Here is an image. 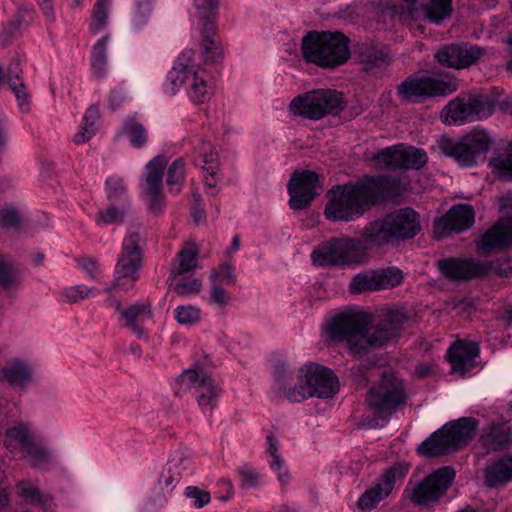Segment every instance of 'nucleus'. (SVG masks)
<instances>
[{
    "instance_id": "1",
    "label": "nucleus",
    "mask_w": 512,
    "mask_h": 512,
    "mask_svg": "<svg viewBox=\"0 0 512 512\" xmlns=\"http://www.w3.org/2000/svg\"><path fill=\"white\" fill-rule=\"evenodd\" d=\"M275 377V394L293 403L314 397L331 398L339 391V382L334 372L314 362L306 363L295 371L280 365Z\"/></svg>"
},
{
    "instance_id": "2",
    "label": "nucleus",
    "mask_w": 512,
    "mask_h": 512,
    "mask_svg": "<svg viewBox=\"0 0 512 512\" xmlns=\"http://www.w3.org/2000/svg\"><path fill=\"white\" fill-rule=\"evenodd\" d=\"M373 319L372 313L354 309V355L396 342L408 321L401 308L388 309L377 325L369 327Z\"/></svg>"
},
{
    "instance_id": "3",
    "label": "nucleus",
    "mask_w": 512,
    "mask_h": 512,
    "mask_svg": "<svg viewBox=\"0 0 512 512\" xmlns=\"http://www.w3.org/2000/svg\"><path fill=\"white\" fill-rule=\"evenodd\" d=\"M350 39L340 31L307 32L301 41L303 60L316 67L335 70L350 58Z\"/></svg>"
},
{
    "instance_id": "4",
    "label": "nucleus",
    "mask_w": 512,
    "mask_h": 512,
    "mask_svg": "<svg viewBox=\"0 0 512 512\" xmlns=\"http://www.w3.org/2000/svg\"><path fill=\"white\" fill-rule=\"evenodd\" d=\"M182 85L187 86L188 96L196 104L205 103L213 94L211 76L197 63L193 50H185L179 55L167 74L164 91L174 95Z\"/></svg>"
},
{
    "instance_id": "5",
    "label": "nucleus",
    "mask_w": 512,
    "mask_h": 512,
    "mask_svg": "<svg viewBox=\"0 0 512 512\" xmlns=\"http://www.w3.org/2000/svg\"><path fill=\"white\" fill-rule=\"evenodd\" d=\"M421 231L420 216L412 208H403L387 214L383 219L365 228L364 239L382 245L398 239H410Z\"/></svg>"
},
{
    "instance_id": "6",
    "label": "nucleus",
    "mask_w": 512,
    "mask_h": 512,
    "mask_svg": "<svg viewBox=\"0 0 512 512\" xmlns=\"http://www.w3.org/2000/svg\"><path fill=\"white\" fill-rule=\"evenodd\" d=\"M144 244V227L140 224L130 225L115 266V281L111 287L107 288V291L116 288L128 289L138 280L142 267Z\"/></svg>"
},
{
    "instance_id": "7",
    "label": "nucleus",
    "mask_w": 512,
    "mask_h": 512,
    "mask_svg": "<svg viewBox=\"0 0 512 512\" xmlns=\"http://www.w3.org/2000/svg\"><path fill=\"white\" fill-rule=\"evenodd\" d=\"M477 426L478 421L474 418H461L450 422L423 441L418 452L429 458L445 455L470 441Z\"/></svg>"
},
{
    "instance_id": "8",
    "label": "nucleus",
    "mask_w": 512,
    "mask_h": 512,
    "mask_svg": "<svg viewBox=\"0 0 512 512\" xmlns=\"http://www.w3.org/2000/svg\"><path fill=\"white\" fill-rule=\"evenodd\" d=\"M493 145V139L482 128L476 127L461 137L458 141L445 139L440 143V149L448 157L453 158L463 167L477 165L483 160Z\"/></svg>"
},
{
    "instance_id": "9",
    "label": "nucleus",
    "mask_w": 512,
    "mask_h": 512,
    "mask_svg": "<svg viewBox=\"0 0 512 512\" xmlns=\"http://www.w3.org/2000/svg\"><path fill=\"white\" fill-rule=\"evenodd\" d=\"M493 108V101L487 95H460L444 107L441 119L445 124L461 125L465 122L487 118L492 114Z\"/></svg>"
},
{
    "instance_id": "10",
    "label": "nucleus",
    "mask_w": 512,
    "mask_h": 512,
    "mask_svg": "<svg viewBox=\"0 0 512 512\" xmlns=\"http://www.w3.org/2000/svg\"><path fill=\"white\" fill-rule=\"evenodd\" d=\"M344 106L343 94L332 89H317L295 97L290 110L295 115L318 120Z\"/></svg>"
},
{
    "instance_id": "11",
    "label": "nucleus",
    "mask_w": 512,
    "mask_h": 512,
    "mask_svg": "<svg viewBox=\"0 0 512 512\" xmlns=\"http://www.w3.org/2000/svg\"><path fill=\"white\" fill-rule=\"evenodd\" d=\"M458 80L451 76L407 78L397 88L403 101L419 103L428 97L446 96L458 90Z\"/></svg>"
},
{
    "instance_id": "12",
    "label": "nucleus",
    "mask_w": 512,
    "mask_h": 512,
    "mask_svg": "<svg viewBox=\"0 0 512 512\" xmlns=\"http://www.w3.org/2000/svg\"><path fill=\"white\" fill-rule=\"evenodd\" d=\"M184 390L193 391L196 401L203 412H211L222 394L219 383L203 370L188 369L178 379Z\"/></svg>"
},
{
    "instance_id": "13",
    "label": "nucleus",
    "mask_w": 512,
    "mask_h": 512,
    "mask_svg": "<svg viewBox=\"0 0 512 512\" xmlns=\"http://www.w3.org/2000/svg\"><path fill=\"white\" fill-rule=\"evenodd\" d=\"M403 381L393 372L383 373L381 380L373 386L367 396V402L378 413L390 414L405 402Z\"/></svg>"
},
{
    "instance_id": "14",
    "label": "nucleus",
    "mask_w": 512,
    "mask_h": 512,
    "mask_svg": "<svg viewBox=\"0 0 512 512\" xmlns=\"http://www.w3.org/2000/svg\"><path fill=\"white\" fill-rule=\"evenodd\" d=\"M310 257L312 264L319 268H346L352 263V239L331 238L316 246Z\"/></svg>"
},
{
    "instance_id": "15",
    "label": "nucleus",
    "mask_w": 512,
    "mask_h": 512,
    "mask_svg": "<svg viewBox=\"0 0 512 512\" xmlns=\"http://www.w3.org/2000/svg\"><path fill=\"white\" fill-rule=\"evenodd\" d=\"M455 472L450 467L440 468L414 485L409 491L411 501L419 506H426L438 500L449 488Z\"/></svg>"
},
{
    "instance_id": "16",
    "label": "nucleus",
    "mask_w": 512,
    "mask_h": 512,
    "mask_svg": "<svg viewBox=\"0 0 512 512\" xmlns=\"http://www.w3.org/2000/svg\"><path fill=\"white\" fill-rule=\"evenodd\" d=\"M406 463H395L379 478L377 483L367 489L358 499L357 506L361 511H370L392 492L397 481H401L408 473Z\"/></svg>"
},
{
    "instance_id": "17",
    "label": "nucleus",
    "mask_w": 512,
    "mask_h": 512,
    "mask_svg": "<svg viewBox=\"0 0 512 512\" xmlns=\"http://www.w3.org/2000/svg\"><path fill=\"white\" fill-rule=\"evenodd\" d=\"M374 160L389 169H420L428 160L425 151L406 144H397L379 151Z\"/></svg>"
},
{
    "instance_id": "18",
    "label": "nucleus",
    "mask_w": 512,
    "mask_h": 512,
    "mask_svg": "<svg viewBox=\"0 0 512 512\" xmlns=\"http://www.w3.org/2000/svg\"><path fill=\"white\" fill-rule=\"evenodd\" d=\"M320 188L319 175L316 172L310 170L294 172L287 185L290 208L302 210L309 207L319 194Z\"/></svg>"
},
{
    "instance_id": "19",
    "label": "nucleus",
    "mask_w": 512,
    "mask_h": 512,
    "mask_svg": "<svg viewBox=\"0 0 512 512\" xmlns=\"http://www.w3.org/2000/svg\"><path fill=\"white\" fill-rule=\"evenodd\" d=\"M320 334L328 345L345 344L352 352V308L331 312L321 324Z\"/></svg>"
},
{
    "instance_id": "20",
    "label": "nucleus",
    "mask_w": 512,
    "mask_h": 512,
    "mask_svg": "<svg viewBox=\"0 0 512 512\" xmlns=\"http://www.w3.org/2000/svg\"><path fill=\"white\" fill-rule=\"evenodd\" d=\"M167 161L163 156H156L146 164V176L141 186V195L149 210L158 213L165 205L162 178Z\"/></svg>"
},
{
    "instance_id": "21",
    "label": "nucleus",
    "mask_w": 512,
    "mask_h": 512,
    "mask_svg": "<svg viewBox=\"0 0 512 512\" xmlns=\"http://www.w3.org/2000/svg\"><path fill=\"white\" fill-rule=\"evenodd\" d=\"M405 11L402 17L405 20H428L440 24L452 12V0H404Z\"/></svg>"
},
{
    "instance_id": "22",
    "label": "nucleus",
    "mask_w": 512,
    "mask_h": 512,
    "mask_svg": "<svg viewBox=\"0 0 512 512\" xmlns=\"http://www.w3.org/2000/svg\"><path fill=\"white\" fill-rule=\"evenodd\" d=\"M438 268L442 275L449 280H470L487 275L492 265L472 259L447 258L438 261Z\"/></svg>"
},
{
    "instance_id": "23",
    "label": "nucleus",
    "mask_w": 512,
    "mask_h": 512,
    "mask_svg": "<svg viewBox=\"0 0 512 512\" xmlns=\"http://www.w3.org/2000/svg\"><path fill=\"white\" fill-rule=\"evenodd\" d=\"M474 209L469 204L453 206L445 216L435 220L434 234L437 239H443L452 232H461L474 223Z\"/></svg>"
},
{
    "instance_id": "24",
    "label": "nucleus",
    "mask_w": 512,
    "mask_h": 512,
    "mask_svg": "<svg viewBox=\"0 0 512 512\" xmlns=\"http://www.w3.org/2000/svg\"><path fill=\"white\" fill-rule=\"evenodd\" d=\"M324 216L331 221H349L352 217V184L335 185L326 193Z\"/></svg>"
},
{
    "instance_id": "25",
    "label": "nucleus",
    "mask_w": 512,
    "mask_h": 512,
    "mask_svg": "<svg viewBox=\"0 0 512 512\" xmlns=\"http://www.w3.org/2000/svg\"><path fill=\"white\" fill-rule=\"evenodd\" d=\"M107 301L120 313V320L124 327L131 329L138 338L146 336V332L141 327V324L152 318L151 303L149 301L136 302L126 308H122L121 303L114 298H108Z\"/></svg>"
},
{
    "instance_id": "26",
    "label": "nucleus",
    "mask_w": 512,
    "mask_h": 512,
    "mask_svg": "<svg viewBox=\"0 0 512 512\" xmlns=\"http://www.w3.org/2000/svg\"><path fill=\"white\" fill-rule=\"evenodd\" d=\"M509 246H512V217L499 219L477 242V249L482 255Z\"/></svg>"
},
{
    "instance_id": "27",
    "label": "nucleus",
    "mask_w": 512,
    "mask_h": 512,
    "mask_svg": "<svg viewBox=\"0 0 512 512\" xmlns=\"http://www.w3.org/2000/svg\"><path fill=\"white\" fill-rule=\"evenodd\" d=\"M481 55L479 47L454 44L440 49L435 57L442 65L462 69L475 63Z\"/></svg>"
},
{
    "instance_id": "28",
    "label": "nucleus",
    "mask_w": 512,
    "mask_h": 512,
    "mask_svg": "<svg viewBox=\"0 0 512 512\" xmlns=\"http://www.w3.org/2000/svg\"><path fill=\"white\" fill-rule=\"evenodd\" d=\"M33 367L21 358H11L0 368V381L17 391L28 388L33 379Z\"/></svg>"
},
{
    "instance_id": "29",
    "label": "nucleus",
    "mask_w": 512,
    "mask_h": 512,
    "mask_svg": "<svg viewBox=\"0 0 512 512\" xmlns=\"http://www.w3.org/2000/svg\"><path fill=\"white\" fill-rule=\"evenodd\" d=\"M512 444V434L507 422H492L483 428L478 446L488 454L508 448Z\"/></svg>"
},
{
    "instance_id": "30",
    "label": "nucleus",
    "mask_w": 512,
    "mask_h": 512,
    "mask_svg": "<svg viewBox=\"0 0 512 512\" xmlns=\"http://www.w3.org/2000/svg\"><path fill=\"white\" fill-rule=\"evenodd\" d=\"M479 352V346L475 342H455L447 351V357L451 364L452 372L463 376L474 367Z\"/></svg>"
},
{
    "instance_id": "31",
    "label": "nucleus",
    "mask_w": 512,
    "mask_h": 512,
    "mask_svg": "<svg viewBox=\"0 0 512 512\" xmlns=\"http://www.w3.org/2000/svg\"><path fill=\"white\" fill-rule=\"evenodd\" d=\"M36 439V431L30 423L16 422L6 430L4 445L10 454L17 457Z\"/></svg>"
},
{
    "instance_id": "32",
    "label": "nucleus",
    "mask_w": 512,
    "mask_h": 512,
    "mask_svg": "<svg viewBox=\"0 0 512 512\" xmlns=\"http://www.w3.org/2000/svg\"><path fill=\"white\" fill-rule=\"evenodd\" d=\"M200 55L204 63L216 64L223 58V50L220 41L217 39L213 21L200 22L199 27Z\"/></svg>"
},
{
    "instance_id": "33",
    "label": "nucleus",
    "mask_w": 512,
    "mask_h": 512,
    "mask_svg": "<svg viewBox=\"0 0 512 512\" xmlns=\"http://www.w3.org/2000/svg\"><path fill=\"white\" fill-rule=\"evenodd\" d=\"M512 481V456L502 457L487 465L484 471V482L488 487L506 485Z\"/></svg>"
},
{
    "instance_id": "34",
    "label": "nucleus",
    "mask_w": 512,
    "mask_h": 512,
    "mask_svg": "<svg viewBox=\"0 0 512 512\" xmlns=\"http://www.w3.org/2000/svg\"><path fill=\"white\" fill-rule=\"evenodd\" d=\"M22 73V68L19 59H14L10 62L9 66L4 73L5 79H7L8 84L15 94V97L18 101V106L22 112H27L29 110V101L28 94L26 92V88L24 83L22 82L20 75Z\"/></svg>"
},
{
    "instance_id": "35",
    "label": "nucleus",
    "mask_w": 512,
    "mask_h": 512,
    "mask_svg": "<svg viewBox=\"0 0 512 512\" xmlns=\"http://www.w3.org/2000/svg\"><path fill=\"white\" fill-rule=\"evenodd\" d=\"M198 248L194 243H186L174 259L170 269V276H185L197 267Z\"/></svg>"
},
{
    "instance_id": "36",
    "label": "nucleus",
    "mask_w": 512,
    "mask_h": 512,
    "mask_svg": "<svg viewBox=\"0 0 512 512\" xmlns=\"http://www.w3.org/2000/svg\"><path fill=\"white\" fill-rule=\"evenodd\" d=\"M377 198L378 191L373 181L354 184V214H362L377 201Z\"/></svg>"
},
{
    "instance_id": "37",
    "label": "nucleus",
    "mask_w": 512,
    "mask_h": 512,
    "mask_svg": "<svg viewBox=\"0 0 512 512\" xmlns=\"http://www.w3.org/2000/svg\"><path fill=\"white\" fill-rule=\"evenodd\" d=\"M194 163L208 173L218 171V153L211 143L198 139V144L195 146Z\"/></svg>"
},
{
    "instance_id": "38",
    "label": "nucleus",
    "mask_w": 512,
    "mask_h": 512,
    "mask_svg": "<svg viewBox=\"0 0 512 512\" xmlns=\"http://www.w3.org/2000/svg\"><path fill=\"white\" fill-rule=\"evenodd\" d=\"M183 465V470H188L191 465V460L182 453H177L168 462L167 470L160 476V484L166 489H173L182 477V471L179 466Z\"/></svg>"
},
{
    "instance_id": "39",
    "label": "nucleus",
    "mask_w": 512,
    "mask_h": 512,
    "mask_svg": "<svg viewBox=\"0 0 512 512\" xmlns=\"http://www.w3.org/2000/svg\"><path fill=\"white\" fill-rule=\"evenodd\" d=\"M267 453L269 455L268 462L273 471L277 473L278 480L281 484H286L289 481L290 475L286 467L285 461L279 453L278 440L273 435L266 438Z\"/></svg>"
},
{
    "instance_id": "40",
    "label": "nucleus",
    "mask_w": 512,
    "mask_h": 512,
    "mask_svg": "<svg viewBox=\"0 0 512 512\" xmlns=\"http://www.w3.org/2000/svg\"><path fill=\"white\" fill-rule=\"evenodd\" d=\"M19 458L26 460L33 468H43L50 461L51 453L37 438L19 455Z\"/></svg>"
},
{
    "instance_id": "41",
    "label": "nucleus",
    "mask_w": 512,
    "mask_h": 512,
    "mask_svg": "<svg viewBox=\"0 0 512 512\" xmlns=\"http://www.w3.org/2000/svg\"><path fill=\"white\" fill-rule=\"evenodd\" d=\"M21 283V274L12 263L0 256V287L8 295L16 291Z\"/></svg>"
},
{
    "instance_id": "42",
    "label": "nucleus",
    "mask_w": 512,
    "mask_h": 512,
    "mask_svg": "<svg viewBox=\"0 0 512 512\" xmlns=\"http://www.w3.org/2000/svg\"><path fill=\"white\" fill-rule=\"evenodd\" d=\"M122 131L134 148H142L148 141L146 128L135 117H128L124 120Z\"/></svg>"
},
{
    "instance_id": "43",
    "label": "nucleus",
    "mask_w": 512,
    "mask_h": 512,
    "mask_svg": "<svg viewBox=\"0 0 512 512\" xmlns=\"http://www.w3.org/2000/svg\"><path fill=\"white\" fill-rule=\"evenodd\" d=\"M378 291L398 287L404 280V273L396 266H388L375 270Z\"/></svg>"
},
{
    "instance_id": "44",
    "label": "nucleus",
    "mask_w": 512,
    "mask_h": 512,
    "mask_svg": "<svg viewBox=\"0 0 512 512\" xmlns=\"http://www.w3.org/2000/svg\"><path fill=\"white\" fill-rule=\"evenodd\" d=\"M109 35L103 36L99 39L92 49L91 65L94 75L103 77L107 71V46Z\"/></svg>"
},
{
    "instance_id": "45",
    "label": "nucleus",
    "mask_w": 512,
    "mask_h": 512,
    "mask_svg": "<svg viewBox=\"0 0 512 512\" xmlns=\"http://www.w3.org/2000/svg\"><path fill=\"white\" fill-rule=\"evenodd\" d=\"M130 203H110L105 210H102L98 213L97 223L103 224H117L121 223L124 220L125 215L129 212Z\"/></svg>"
},
{
    "instance_id": "46",
    "label": "nucleus",
    "mask_w": 512,
    "mask_h": 512,
    "mask_svg": "<svg viewBox=\"0 0 512 512\" xmlns=\"http://www.w3.org/2000/svg\"><path fill=\"white\" fill-rule=\"evenodd\" d=\"M492 172L502 181L512 180V151L501 153L490 161Z\"/></svg>"
},
{
    "instance_id": "47",
    "label": "nucleus",
    "mask_w": 512,
    "mask_h": 512,
    "mask_svg": "<svg viewBox=\"0 0 512 512\" xmlns=\"http://www.w3.org/2000/svg\"><path fill=\"white\" fill-rule=\"evenodd\" d=\"M171 277V284L170 286L174 290V292L178 296L187 297L191 295H196L200 292L202 288V283L200 280L192 278V279H185L184 276Z\"/></svg>"
},
{
    "instance_id": "48",
    "label": "nucleus",
    "mask_w": 512,
    "mask_h": 512,
    "mask_svg": "<svg viewBox=\"0 0 512 512\" xmlns=\"http://www.w3.org/2000/svg\"><path fill=\"white\" fill-rule=\"evenodd\" d=\"M110 5L111 0H97L95 3L90 24V31L93 34L100 33L106 27Z\"/></svg>"
},
{
    "instance_id": "49",
    "label": "nucleus",
    "mask_w": 512,
    "mask_h": 512,
    "mask_svg": "<svg viewBox=\"0 0 512 512\" xmlns=\"http://www.w3.org/2000/svg\"><path fill=\"white\" fill-rule=\"evenodd\" d=\"M185 177V164L182 159L175 160L168 168L167 185L171 192L178 193L181 190Z\"/></svg>"
},
{
    "instance_id": "50",
    "label": "nucleus",
    "mask_w": 512,
    "mask_h": 512,
    "mask_svg": "<svg viewBox=\"0 0 512 512\" xmlns=\"http://www.w3.org/2000/svg\"><path fill=\"white\" fill-rule=\"evenodd\" d=\"M107 195L110 203L122 205V203H130L127 196V190L123 179L118 177H110L106 181Z\"/></svg>"
},
{
    "instance_id": "51",
    "label": "nucleus",
    "mask_w": 512,
    "mask_h": 512,
    "mask_svg": "<svg viewBox=\"0 0 512 512\" xmlns=\"http://www.w3.org/2000/svg\"><path fill=\"white\" fill-rule=\"evenodd\" d=\"M354 54H357L359 62L365 64V70H368L378 61L383 60L384 57V53L378 50L373 44L357 46V49L354 50Z\"/></svg>"
},
{
    "instance_id": "52",
    "label": "nucleus",
    "mask_w": 512,
    "mask_h": 512,
    "mask_svg": "<svg viewBox=\"0 0 512 512\" xmlns=\"http://www.w3.org/2000/svg\"><path fill=\"white\" fill-rule=\"evenodd\" d=\"M174 318L180 325L192 326L200 322L201 309L193 305H180L174 310Z\"/></svg>"
},
{
    "instance_id": "53",
    "label": "nucleus",
    "mask_w": 512,
    "mask_h": 512,
    "mask_svg": "<svg viewBox=\"0 0 512 512\" xmlns=\"http://www.w3.org/2000/svg\"><path fill=\"white\" fill-rule=\"evenodd\" d=\"M237 281L234 273V267L228 263H222L217 269H213L210 275V283H216L217 285H234Z\"/></svg>"
},
{
    "instance_id": "54",
    "label": "nucleus",
    "mask_w": 512,
    "mask_h": 512,
    "mask_svg": "<svg viewBox=\"0 0 512 512\" xmlns=\"http://www.w3.org/2000/svg\"><path fill=\"white\" fill-rule=\"evenodd\" d=\"M209 305L219 309H224L231 303V296L222 285L210 283L209 297L207 298Z\"/></svg>"
},
{
    "instance_id": "55",
    "label": "nucleus",
    "mask_w": 512,
    "mask_h": 512,
    "mask_svg": "<svg viewBox=\"0 0 512 512\" xmlns=\"http://www.w3.org/2000/svg\"><path fill=\"white\" fill-rule=\"evenodd\" d=\"M196 16L200 22L213 21L218 9L219 0H193Z\"/></svg>"
},
{
    "instance_id": "56",
    "label": "nucleus",
    "mask_w": 512,
    "mask_h": 512,
    "mask_svg": "<svg viewBox=\"0 0 512 512\" xmlns=\"http://www.w3.org/2000/svg\"><path fill=\"white\" fill-rule=\"evenodd\" d=\"M378 291L375 270L359 273L354 276V293Z\"/></svg>"
},
{
    "instance_id": "57",
    "label": "nucleus",
    "mask_w": 512,
    "mask_h": 512,
    "mask_svg": "<svg viewBox=\"0 0 512 512\" xmlns=\"http://www.w3.org/2000/svg\"><path fill=\"white\" fill-rule=\"evenodd\" d=\"M93 295V289L83 285L66 287L61 292L62 301L73 304Z\"/></svg>"
},
{
    "instance_id": "58",
    "label": "nucleus",
    "mask_w": 512,
    "mask_h": 512,
    "mask_svg": "<svg viewBox=\"0 0 512 512\" xmlns=\"http://www.w3.org/2000/svg\"><path fill=\"white\" fill-rule=\"evenodd\" d=\"M154 1L155 0H136V8L132 18V23L136 29L143 27L148 22Z\"/></svg>"
},
{
    "instance_id": "59",
    "label": "nucleus",
    "mask_w": 512,
    "mask_h": 512,
    "mask_svg": "<svg viewBox=\"0 0 512 512\" xmlns=\"http://www.w3.org/2000/svg\"><path fill=\"white\" fill-rule=\"evenodd\" d=\"M18 490L21 497L25 498L26 501L42 504L46 500H44V496L41 494L40 490L37 486L30 482L22 481L18 484Z\"/></svg>"
},
{
    "instance_id": "60",
    "label": "nucleus",
    "mask_w": 512,
    "mask_h": 512,
    "mask_svg": "<svg viewBox=\"0 0 512 512\" xmlns=\"http://www.w3.org/2000/svg\"><path fill=\"white\" fill-rule=\"evenodd\" d=\"M187 498L192 500L193 505L196 508H202L210 502V493L206 490H202L196 486H188L185 490Z\"/></svg>"
},
{
    "instance_id": "61",
    "label": "nucleus",
    "mask_w": 512,
    "mask_h": 512,
    "mask_svg": "<svg viewBox=\"0 0 512 512\" xmlns=\"http://www.w3.org/2000/svg\"><path fill=\"white\" fill-rule=\"evenodd\" d=\"M21 216L16 209L7 207L0 210V225L5 228H18Z\"/></svg>"
},
{
    "instance_id": "62",
    "label": "nucleus",
    "mask_w": 512,
    "mask_h": 512,
    "mask_svg": "<svg viewBox=\"0 0 512 512\" xmlns=\"http://www.w3.org/2000/svg\"><path fill=\"white\" fill-rule=\"evenodd\" d=\"M238 474L241 479L242 486L245 488H255L259 484V475L249 465H243L239 467Z\"/></svg>"
},
{
    "instance_id": "63",
    "label": "nucleus",
    "mask_w": 512,
    "mask_h": 512,
    "mask_svg": "<svg viewBox=\"0 0 512 512\" xmlns=\"http://www.w3.org/2000/svg\"><path fill=\"white\" fill-rule=\"evenodd\" d=\"M78 265L84 270L92 279H97L100 275V270L97 261L90 257H83L78 259Z\"/></svg>"
},
{
    "instance_id": "64",
    "label": "nucleus",
    "mask_w": 512,
    "mask_h": 512,
    "mask_svg": "<svg viewBox=\"0 0 512 512\" xmlns=\"http://www.w3.org/2000/svg\"><path fill=\"white\" fill-rule=\"evenodd\" d=\"M95 132L96 127H91L83 123L74 136V142L76 144H83L89 141L94 136Z\"/></svg>"
}]
</instances>
